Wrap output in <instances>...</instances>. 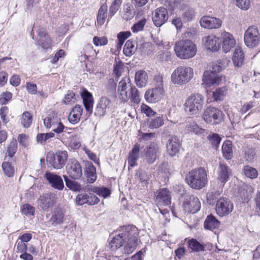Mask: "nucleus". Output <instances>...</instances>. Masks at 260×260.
I'll return each mask as SVG.
<instances>
[{"instance_id": "24", "label": "nucleus", "mask_w": 260, "mask_h": 260, "mask_svg": "<svg viewBox=\"0 0 260 260\" xmlns=\"http://www.w3.org/2000/svg\"><path fill=\"white\" fill-rule=\"evenodd\" d=\"M232 175V170L226 164L220 162L218 169V179L224 185Z\"/></svg>"}, {"instance_id": "23", "label": "nucleus", "mask_w": 260, "mask_h": 260, "mask_svg": "<svg viewBox=\"0 0 260 260\" xmlns=\"http://www.w3.org/2000/svg\"><path fill=\"white\" fill-rule=\"evenodd\" d=\"M110 105L111 101L108 98L105 96L102 97L96 105L94 115L99 117L105 115L107 109L109 108Z\"/></svg>"}, {"instance_id": "42", "label": "nucleus", "mask_w": 260, "mask_h": 260, "mask_svg": "<svg viewBox=\"0 0 260 260\" xmlns=\"http://www.w3.org/2000/svg\"><path fill=\"white\" fill-rule=\"evenodd\" d=\"M186 130L188 132H192L199 135L204 133L205 130L200 127L194 121L189 122L186 126Z\"/></svg>"}, {"instance_id": "7", "label": "nucleus", "mask_w": 260, "mask_h": 260, "mask_svg": "<svg viewBox=\"0 0 260 260\" xmlns=\"http://www.w3.org/2000/svg\"><path fill=\"white\" fill-rule=\"evenodd\" d=\"M68 157L66 151H58L56 153H48L46 160L48 167H53L55 169H60L65 165Z\"/></svg>"}, {"instance_id": "20", "label": "nucleus", "mask_w": 260, "mask_h": 260, "mask_svg": "<svg viewBox=\"0 0 260 260\" xmlns=\"http://www.w3.org/2000/svg\"><path fill=\"white\" fill-rule=\"evenodd\" d=\"M182 206L186 212L195 213L200 210L201 203L198 198L191 196L189 201L183 202Z\"/></svg>"}, {"instance_id": "25", "label": "nucleus", "mask_w": 260, "mask_h": 260, "mask_svg": "<svg viewBox=\"0 0 260 260\" xmlns=\"http://www.w3.org/2000/svg\"><path fill=\"white\" fill-rule=\"evenodd\" d=\"M39 40L38 44L44 49H48L51 48L52 40L48 35L46 33L44 28H40L38 30Z\"/></svg>"}, {"instance_id": "21", "label": "nucleus", "mask_w": 260, "mask_h": 260, "mask_svg": "<svg viewBox=\"0 0 260 260\" xmlns=\"http://www.w3.org/2000/svg\"><path fill=\"white\" fill-rule=\"evenodd\" d=\"M180 141L176 136H171L167 145V152L172 156L176 155L179 151Z\"/></svg>"}, {"instance_id": "13", "label": "nucleus", "mask_w": 260, "mask_h": 260, "mask_svg": "<svg viewBox=\"0 0 260 260\" xmlns=\"http://www.w3.org/2000/svg\"><path fill=\"white\" fill-rule=\"evenodd\" d=\"M131 87V80L128 77H124L119 82L118 86V96L122 102L127 101L129 98L128 93V88Z\"/></svg>"}, {"instance_id": "28", "label": "nucleus", "mask_w": 260, "mask_h": 260, "mask_svg": "<svg viewBox=\"0 0 260 260\" xmlns=\"http://www.w3.org/2000/svg\"><path fill=\"white\" fill-rule=\"evenodd\" d=\"M140 145L138 143H136L128 154L127 162L129 167H134L138 165L137 161L140 156Z\"/></svg>"}, {"instance_id": "18", "label": "nucleus", "mask_w": 260, "mask_h": 260, "mask_svg": "<svg viewBox=\"0 0 260 260\" xmlns=\"http://www.w3.org/2000/svg\"><path fill=\"white\" fill-rule=\"evenodd\" d=\"M202 27L208 29H216L221 26L222 21L216 17L204 16L200 20Z\"/></svg>"}, {"instance_id": "40", "label": "nucleus", "mask_w": 260, "mask_h": 260, "mask_svg": "<svg viewBox=\"0 0 260 260\" xmlns=\"http://www.w3.org/2000/svg\"><path fill=\"white\" fill-rule=\"evenodd\" d=\"M67 186L70 189L74 191H80L81 188V185L77 182L70 179L67 175L63 176Z\"/></svg>"}, {"instance_id": "8", "label": "nucleus", "mask_w": 260, "mask_h": 260, "mask_svg": "<svg viewBox=\"0 0 260 260\" xmlns=\"http://www.w3.org/2000/svg\"><path fill=\"white\" fill-rule=\"evenodd\" d=\"M203 118L207 123L218 124L223 120V114L222 111L218 108L209 107L204 111Z\"/></svg>"}, {"instance_id": "1", "label": "nucleus", "mask_w": 260, "mask_h": 260, "mask_svg": "<svg viewBox=\"0 0 260 260\" xmlns=\"http://www.w3.org/2000/svg\"><path fill=\"white\" fill-rule=\"evenodd\" d=\"M208 174L203 167L193 169L186 175L185 180L187 184L192 188L201 189L208 182Z\"/></svg>"}, {"instance_id": "49", "label": "nucleus", "mask_w": 260, "mask_h": 260, "mask_svg": "<svg viewBox=\"0 0 260 260\" xmlns=\"http://www.w3.org/2000/svg\"><path fill=\"white\" fill-rule=\"evenodd\" d=\"M128 95H129V98H131V101L133 103L138 104L140 102L139 91L135 86L130 88V92Z\"/></svg>"}, {"instance_id": "16", "label": "nucleus", "mask_w": 260, "mask_h": 260, "mask_svg": "<svg viewBox=\"0 0 260 260\" xmlns=\"http://www.w3.org/2000/svg\"><path fill=\"white\" fill-rule=\"evenodd\" d=\"M81 96L83 103L87 112V118H88L92 113L93 99L92 94L86 89L83 88L80 90Z\"/></svg>"}, {"instance_id": "37", "label": "nucleus", "mask_w": 260, "mask_h": 260, "mask_svg": "<svg viewBox=\"0 0 260 260\" xmlns=\"http://www.w3.org/2000/svg\"><path fill=\"white\" fill-rule=\"evenodd\" d=\"M124 239L122 238L120 234L115 236L109 244V246L111 250L114 251L123 245H125Z\"/></svg>"}, {"instance_id": "41", "label": "nucleus", "mask_w": 260, "mask_h": 260, "mask_svg": "<svg viewBox=\"0 0 260 260\" xmlns=\"http://www.w3.org/2000/svg\"><path fill=\"white\" fill-rule=\"evenodd\" d=\"M188 247L192 251L195 252H200L204 251L205 247L204 245L199 242L195 239H191L188 242Z\"/></svg>"}, {"instance_id": "50", "label": "nucleus", "mask_w": 260, "mask_h": 260, "mask_svg": "<svg viewBox=\"0 0 260 260\" xmlns=\"http://www.w3.org/2000/svg\"><path fill=\"white\" fill-rule=\"evenodd\" d=\"M122 0H114L109 7V16L112 17L119 9Z\"/></svg>"}, {"instance_id": "26", "label": "nucleus", "mask_w": 260, "mask_h": 260, "mask_svg": "<svg viewBox=\"0 0 260 260\" xmlns=\"http://www.w3.org/2000/svg\"><path fill=\"white\" fill-rule=\"evenodd\" d=\"M53 204L54 201L51 193L44 194L38 200L39 208L44 211H48Z\"/></svg>"}, {"instance_id": "36", "label": "nucleus", "mask_w": 260, "mask_h": 260, "mask_svg": "<svg viewBox=\"0 0 260 260\" xmlns=\"http://www.w3.org/2000/svg\"><path fill=\"white\" fill-rule=\"evenodd\" d=\"M220 222L214 216L210 215L208 216L204 222V227L206 229L213 231L218 228Z\"/></svg>"}, {"instance_id": "62", "label": "nucleus", "mask_w": 260, "mask_h": 260, "mask_svg": "<svg viewBox=\"0 0 260 260\" xmlns=\"http://www.w3.org/2000/svg\"><path fill=\"white\" fill-rule=\"evenodd\" d=\"M93 190L95 191L96 193L104 198H106L110 194V190L106 187H98V188H94Z\"/></svg>"}, {"instance_id": "34", "label": "nucleus", "mask_w": 260, "mask_h": 260, "mask_svg": "<svg viewBox=\"0 0 260 260\" xmlns=\"http://www.w3.org/2000/svg\"><path fill=\"white\" fill-rule=\"evenodd\" d=\"M223 156L228 160H230L233 157V144L231 141H225L222 146Z\"/></svg>"}, {"instance_id": "53", "label": "nucleus", "mask_w": 260, "mask_h": 260, "mask_svg": "<svg viewBox=\"0 0 260 260\" xmlns=\"http://www.w3.org/2000/svg\"><path fill=\"white\" fill-rule=\"evenodd\" d=\"M22 213L27 216H33L35 212V209L29 204H25L21 207Z\"/></svg>"}, {"instance_id": "63", "label": "nucleus", "mask_w": 260, "mask_h": 260, "mask_svg": "<svg viewBox=\"0 0 260 260\" xmlns=\"http://www.w3.org/2000/svg\"><path fill=\"white\" fill-rule=\"evenodd\" d=\"M12 97V94L10 92L6 91L3 92L0 95V103L2 104H7Z\"/></svg>"}, {"instance_id": "52", "label": "nucleus", "mask_w": 260, "mask_h": 260, "mask_svg": "<svg viewBox=\"0 0 260 260\" xmlns=\"http://www.w3.org/2000/svg\"><path fill=\"white\" fill-rule=\"evenodd\" d=\"M226 93V89L225 87L219 88L213 92V96L215 101L222 100Z\"/></svg>"}, {"instance_id": "4", "label": "nucleus", "mask_w": 260, "mask_h": 260, "mask_svg": "<svg viewBox=\"0 0 260 260\" xmlns=\"http://www.w3.org/2000/svg\"><path fill=\"white\" fill-rule=\"evenodd\" d=\"M226 60H217L211 64V70L206 71L204 72L203 77V84L208 87L217 85L221 82L222 77L218 73L220 72L223 68V62Z\"/></svg>"}, {"instance_id": "54", "label": "nucleus", "mask_w": 260, "mask_h": 260, "mask_svg": "<svg viewBox=\"0 0 260 260\" xmlns=\"http://www.w3.org/2000/svg\"><path fill=\"white\" fill-rule=\"evenodd\" d=\"M146 21V19L143 18L136 23L131 28L132 31L134 33H137L140 31L143 30Z\"/></svg>"}, {"instance_id": "46", "label": "nucleus", "mask_w": 260, "mask_h": 260, "mask_svg": "<svg viewBox=\"0 0 260 260\" xmlns=\"http://www.w3.org/2000/svg\"><path fill=\"white\" fill-rule=\"evenodd\" d=\"M60 119L56 114H50L48 116L44 119V123L46 128H50L51 125L60 121Z\"/></svg>"}, {"instance_id": "2", "label": "nucleus", "mask_w": 260, "mask_h": 260, "mask_svg": "<svg viewBox=\"0 0 260 260\" xmlns=\"http://www.w3.org/2000/svg\"><path fill=\"white\" fill-rule=\"evenodd\" d=\"M120 235L124 239V252L125 254L132 253L136 249L138 243V229L133 225L123 226Z\"/></svg>"}, {"instance_id": "19", "label": "nucleus", "mask_w": 260, "mask_h": 260, "mask_svg": "<svg viewBox=\"0 0 260 260\" xmlns=\"http://www.w3.org/2000/svg\"><path fill=\"white\" fill-rule=\"evenodd\" d=\"M45 177L53 188L59 190L63 189V180L60 176L53 173L46 172Z\"/></svg>"}, {"instance_id": "32", "label": "nucleus", "mask_w": 260, "mask_h": 260, "mask_svg": "<svg viewBox=\"0 0 260 260\" xmlns=\"http://www.w3.org/2000/svg\"><path fill=\"white\" fill-rule=\"evenodd\" d=\"M244 54L240 47H237L235 48L232 60L235 66L240 67L244 63Z\"/></svg>"}, {"instance_id": "60", "label": "nucleus", "mask_w": 260, "mask_h": 260, "mask_svg": "<svg viewBox=\"0 0 260 260\" xmlns=\"http://www.w3.org/2000/svg\"><path fill=\"white\" fill-rule=\"evenodd\" d=\"M50 128H52L53 132H55L57 134H60L63 132L65 126L60 120L58 122L57 121L56 123H54V124H52Z\"/></svg>"}, {"instance_id": "31", "label": "nucleus", "mask_w": 260, "mask_h": 260, "mask_svg": "<svg viewBox=\"0 0 260 260\" xmlns=\"http://www.w3.org/2000/svg\"><path fill=\"white\" fill-rule=\"evenodd\" d=\"M64 214L62 211L59 208L54 209L49 222L53 226L61 224L63 222Z\"/></svg>"}, {"instance_id": "27", "label": "nucleus", "mask_w": 260, "mask_h": 260, "mask_svg": "<svg viewBox=\"0 0 260 260\" xmlns=\"http://www.w3.org/2000/svg\"><path fill=\"white\" fill-rule=\"evenodd\" d=\"M84 173L89 183H92L96 180V168L91 162L87 161L85 162Z\"/></svg>"}, {"instance_id": "48", "label": "nucleus", "mask_w": 260, "mask_h": 260, "mask_svg": "<svg viewBox=\"0 0 260 260\" xmlns=\"http://www.w3.org/2000/svg\"><path fill=\"white\" fill-rule=\"evenodd\" d=\"M17 150V142L16 139H13L7 147V154L10 157H12Z\"/></svg>"}, {"instance_id": "51", "label": "nucleus", "mask_w": 260, "mask_h": 260, "mask_svg": "<svg viewBox=\"0 0 260 260\" xmlns=\"http://www.w3.org/2000/svg\"><path fill=\"white\" fill-rule=\"evenodd\" d=\"M54 137V133L52 132L46 134H39L37 136L38 142L43 143L49 142V139Z\"/></svg>"}, {"instance_id": "17", "label": "nucleus", "mask_w": 260, "mask_h": 260, "mask_svg": "<svg viewBox=\"0 0 260 260\" xmlns=\"http://www.w3.org/2000/svg\"><path fill=\"white\" fill-rule=\"evenodd\" d=\"M164 93V88H153L145 92V98L147 102L154 103L159 101Z\"/></svg>"}, {"instance_id": "5", "label": "nucleus", "mask_w": 260, "mask_h": 260, "mask_svg": "<svg viewBox=\"0 0 260 260\" xmlns=\"http://www.w3.org/2000/svg\"><path fill=\"white\" fill-rule=\"evenodd\" d=\"M193 75L192 68L185 66H179L172 73L171 81L174 84H186L192 79Z\"/></svg>"}, {"instance_id": "9", "label": "nucleus", "mask_w": 260, "mask_h": 260, "mask_svg": "<svg viewBox=\"0 0 260 260\" xmlns=\"http://www.w3.org/2000/svg\"><path fill=\"white\" fill-rule=\"evenodd\" d=\"M244 42L246 45L250 48L256 46L260 42V34L255 26L249 27L244 34Z\"/></svg>"}, {"instance_id": "59", "label": "nucleus", "mask_w": 260, "mask_h": 260, "mask_svg": "<svg viewBox=\"0 0 260 260\" xmlns=\"http://www.w3.org/2000/svg\"><path fill=\"white\" fill-rule=\"evenodd\" d=\"M116 83L115 80L112 78L109 79L106 85L107 92L109 94H112L114 93L116 90Z\"/></svg>"}, {"instance_id": "43", "label": "nucleus", "mask_w": 260, "mask_h": 260, "mask_svg": "<svg viewBox=\"0 0 260 260\" xmlns=\"http://www.w3.org/2000/svg\"><path fill=\"white\" fill-rule=\"evenodd\" d=\"M137 47L131 41H127L123 48V53L127 56L132 55L136 51Z\"/></svg>"}, {"instance_id": "12", "label": "nucleus", "mask_w": 260, "mask_h": 260, "mask_svg": "<svg viewBox=\"0 0 260 260\" xmlns=\"http://www.w3.org/2000/svg\"><path fill=\"white\" fill-rule=\"evenodd\" d=\"M145 158L146 162L149 164H153L159 157L160 154V148L158 145L152 143L148 145L144 150Z\"/></svg>"}, {"instance_id": "39", "label": "nucleus", "mask_w": 260, "mask_h": 260, "mask_svg": "<svg viewBox=\"0 0 260 260\" xmlns=\"http://www.w3.org/2000/svg\"><path fill=\"white\" fill-rule=\"evenodd\" d=\"M243 173L247 177L251 179L256 178L258 175L257 170L249 166H245L243 168Z\"/></svg>"}, {"instance_id": "56", "label": "nucleus", "mask_w": 260, "mask_h": 260, "mask_svg": "<svg viewBox=\"0 0 260 260\" xmlns=\"http://www.w3.org/2000/svg\"><path fill=\"white\" fill-rule=\"evenodd\" d=\"M220 195V192L218 191L214 190L209 192L207 195V202L210 204H213L216 198Z\"/></svg>"}, {"instance_id": "38", "label": "nucleus", "mask_w": 260, "mask_h": 260, "mask_svg": "<svg viewBox=\"0 0 260 260\" xmlns=\"http://www.w3.org/2000/svg\"><path fill=\"white\" fill-rule=\"evenodd\" d=\"M107 6L106 5H103L100 7L98 16H97V23L100 25H102L105 22V19L107 16Z\"/></svg>"}, {"instance_id": "45", "label": "nucleus", "mask_w": 260, "mask_h": 260, "mask_svg": "<svg viewBox=\"0 0 260 260\" xmlns=\"http://www.w3.org/2000/svg\"><path fill=\"white\" fill-rule=\"evenodd\" d=\"M2 169L5 175L9 177H13L14 175V168L9 161H4L2 164Z\"/></svg>"}, {"instance_id": "58", "label": "nucleus", "mask_w": 260, "mask_h": 260, "mask_svg": "<svg viewBox=\"0 0 260 260\" xmlns=\"http://www.w3.org/2000/svg\"><path fill=\"white\" fill-rule=\"evenodd\" d=\"M210 143L215 148L218 147L219 144L221 141V138L217 134H212L208 137Z\"/></svg>"}, {"instance_id": "64", "label": "nucleus", "mask_w": 260, "mask_h": 260, "mask_svg": "<svg viewBox=\"0 0 260 260\" xmlns=\"http://www.w3.org/2000/svg\"><path fill=\"white\" fill-rule=\"evenodd\" d=\"M255 211L256 214L260 216V191L256 192L255 198Z\"/></svg>"}, {"instance_id": "47", "label": "nucleus", "mask_w": 260, "mask_h": 260, "mask_svg": "<svg viewBox=\"0 0 260 260\" xmlns=\"http://www.w3.org/2000/svg\"><path fill=\"white\" fill-rule=\"evenodd\" d=\"M32 123V116L27 111L24 112L21 115V123L25 128L29 127Z\"/></svg>"}, {"instance_id": "29", "label": "nucleus", "mask_w": 260, "mask_h": 260, "mask_svg": "<svg viewBox=\"0 0 260 260\" xmlns=\"http://www.w3.org/2000/svg\"><path fill=\"white\" fill-rule=\"evenodd\" d=\"M235 43V40L232 35L228 32L223 34L222 48L224 52H229L234 47Z\"/></svg>"}, {"instance_id": "6", "label": "nucleus", "mask_w": 260, "mask_h": 260, "mask_svg": "<svg viewBox=\"0 0 260 260\" xmlns=\"http://www.w3.org/2000/svg\"><path fill=\"white\" fill-rule=\"evenodd\" d=\"M203 96L199 93L191 94L186 100L184 104L185 112L189 115L197 114L202 108Z\"/></svg>"}, {"instance_id": "35", "label": "nucleus", "mask_w": 260, "mask_h": 260, "mask_svg": "<svg viewBox=\"0 0 260 260\" xmlns=\"http://www.w3.org/2000/svg\"><path fill=\"white\" fill-rule=\"evenodd\" d=\"M147 123L149 128L151 129H157L164 124V119L162 115H159L149 118L147 120Z\"/></svg>"}, {"instance_id": "3", "label": "nucleus", "mask_w": 260, "mask_h": 260, "mask_svg": "<svg viewBox=\"0 0 260 260\" xmlns=\"http://www.w3.org/2000/svg\"><path fill=\"white\" fill-rule=\"evenodd\" d=\"M174 49L177 56L182 59L191 58L197 52V45L189 39L176 42Z\"/></svg>"}, {"instance_id": "22", "label": "nucleus", "mask_w": 260, "mask_h": 260, "mask_svg": "<svg viewBox=\"0 0 260 260\" xmlns=\"http://www.w3.org/2000/svg\"><path fill=\"white\" fill-rule=\"evenodd\" d=\"M203 42L206 48L212 52L217 51L220 48L219 38L215 36L205 37L203 39Z\"/></svg>"}, {"instance_id": "10", "label": "nucleus", "mask_w": 260, "mask_h": 260, "mask_svg": "<svg viewBox=\"0 0 260 260\" xmlns=\"http://www.w3.org/2000/svg\"><path fill=\"white\" fill-rule=\"evenodd\" d=\"M233 207V204L229 199L224 197L220 198L216 202V213L220 216L228 215L232 212Z\"/></svg>"}, {"instance_id": "44", "label": "nucleus", "mask_w": 260, "mask_h": 260, "mask_svg": "<svg viewBox=\"0 0 260 260\" xmlns=\"http://www.w3.org/2000/svg\"><path fill=\"white\" fill-rule=\"evenodd\" d=\"M135 15V11L133 6L127 4L124 8V13L122 18L126 20L132 19Z\"/></svg>"}, {"instance_id": "55", "label": "nucleus", "mask_w": 260, "mask_h": 260, "mask_svg": "<svg viewBox=\"0 0 260 260\" xmlns=\"http://www.w3.org/2000/svg\"><path fill=\"white\" fill-rule=\"evenodd\" d=\"M77 204L82 205L84 204H89V195L86 193L78 194L76 199Z\"/></svg>"}, {"instance_id": "33", "label": "nucleus", "mask_w": 260, "mask_h": 260, "mask_svg": "<svg viewBox=\"0 0 260 260\" xmlns=\"http://www.w3.org/2000/svg\"><path fill=\"white\" fill-rule=\"evenodd\" d=\"M135 80L137 85L140 87H145L148 82L147 73L142 70L137 71L135 74Z\"/></svg>"}, {"instance_id": "57", "label": "nucleus", "mask_w": 260, "mask_h": 260, "mask_svg": "<svg viewBox=\"0 0 260 260\" xmlns=\"http://www.w3.org/2000/svg\"><path fill=\"white\" fill-rule=\"evenodd\" d=\"M76 101L75 94L72 91H68L64 98V103L66 104H72Z\"/></svg>"}, {"instance_id": "11", "label": "nucleus", "mask_w": 260, "mask_h": 260, "mask_svg": "<svg viewBox=\"0 0 260 260\" xmlns=\"http://www.w3.org/2000/svg\"><path fill=\"white\" fill-rule=\"evenodd\" d=\"M66 170L69 177L73 179H79L82 176V167L79 162L75 159L69 160Z\"/></svg>"}, {"instance_id": "14", "label": "nucleus", "mask_w": 260, "mask_h": 260, "mask_svg": "<svg viewBox=\"0 0 260 260\" xmlns=\"http://www.w3.org/2000/svg\"><path fill=\"white\" fill-rule=\"evenodd\" d=\"M168 18L167 9L164 7H159L155 10L152 19L154 24L156 27H160L168 20Z\"/></svg>"}, {"instance_id": "15", "label": "nucleus", "mask_w": 260, "mask_h": 260, "mask_svg": "<svg viewBox=\"0 0 260 260\" xmlns=\"http://www.w3.org/2000/svg\"><path fill=\"white\" fill-rule=\"evenodd\" d=\"M171 193L168 189L160 188L155 193V201L159 205L168 206L171 203Z\"/></svg>"}, {"instance_id": "61", "label": "nucleus", "mask_w": 260, "mask_h": 260, "mask_svg": "<svg viewBox=\"0 0 260 260\" xmlns=\"http://www.w3.org/2000/svg\"><path fill=\"white\" fill-rule=\"evenodd\" d=\"M237 6L242 10H247L250 5V0H234Z\"/></svg>"}, {"instance_id": "30", "label": "nucleus", "mask_w": 260, "mask_h": 260, "mask_svg": "<svg viewBox=\"0 0 260 260\" xmlns=\"http://www.w3.org/2000/svg\"><path fill=\"white\" fill-rule=\"evenodd\" d=\"M253 191V188L251 185L243 184L239 187L238 194L243 202H247Z\"/></svg>"}]
</instances>
